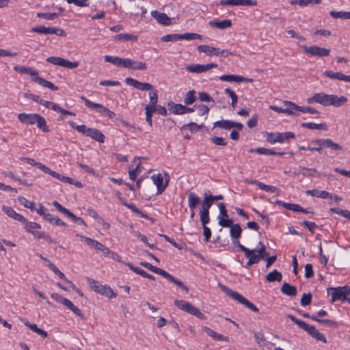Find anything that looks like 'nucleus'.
I'll use <instances>...</instances> for the list:
<instances>
[{"instance_id": "35", "label": "nucleus", "mask_w": 350, "mask_h": 350, "mask_svg": "<svg viewBox=\"0 0 350 350\" xmlns=\"http://www.w3.org/2000/svg\"><path fill=\"white\" fill-rule=\"evenodd\" d=\"M230 234L232 239H239L241 235L242 229L239 224H231Z\"/></svg>"}, {"instance_id": "16", "label": "nucleus", "mask_w": 350, "mask_h": 350, "mask_svg": "<svg viewBox=\"0 0 350 350\" xmlns=\"http://www.w3.org/2000/svg\"><path fill=\"white\" fill-rule=\"evenodd\" d=\"M217 64L210 63L207 64H191L185 66V69L193 73H202L208 71V70L217 68Z\"/></svg>"}, {"instance_id": "47", "label": "nucleus", "mask_w": 350, "mask_h": 350, "mask_svg": "<svg viewBox=\"0 0 350 350\" xmlns=\"http://www.w3.org/2000/svg\"><path fill=\"white\" fill-rule=\"evenodd\" d=\"M142 172V167L140 163H138L135 167H129V178L132 180H135L137 176Z\"/></svg>"}, {"instance_id": "63", "label": "nucleus", "mask_w": 350, "mask_h": 350, "mask_svg": "<svg viewBox=\"0 0 350 350\" xmlns=\"http://www.w3.org/2000/svg\"><path fill=\"white\" fill-rule=\"evenodd\" d=\"M195 108L198 111V115L200 116L207 114L209 111V108L205 105H195Z\"/></svg>"}, {"instance_id": "22", "label": "nucleus", "mask_w": 350, "mask_h": 350, "mask_svg": "<svg viewBox=\"0 0 350 350\" xmlns=\"http://www.w3.org/2000/svg\"><path fill=\"white\" fill-rule=\"evenodd\" d=\"M150 14L159 24L168 26L172 23L171 18L165 13L160 12L157 10H152Z\"/></svg>"}, {"instance_id": "37", "label": "nucleus", "mask_w": 350, "mask_h": 350, "mask_svg": "<svg viewBox=\"0 0 350 350\" xmlns=\"http://www.w3.org/2000/svg\"><path fill=\"white\" fill-rule=\"evenodd\" d=\"M281 292L286 295L294 297L297 294V288L288 283H284L281 287Z\"/></svg>"}, {"instance_id": "26", "label": "nucleus", "mask_w": 350, "mask_h": 350, "mask_svg": "<svg viewBox=\"0 0 350 350\" xmlns=\"http://www.w3.org/2000/svg\"><path fill=\"white\" fill-rule=\"evenodd\" d=\"M306 193L312 197H317L322 199H331L332 200L333 194L328 191L319 189L307 190Z\"/></svg>"}, {"instance_id": "60", "label": "nucleus", "mask_w": 350, "mask_h": 350, "mask_svg": "<svg viewBox=\"0 0 350 350\" xmlns=\"http://www.w3.org/2000/svg\"><path fill=\"white\" fill-rule=\"evenodd\" d=\"M53 205L61 213H64L67 217H70L71 212L67 208L62 206L57 201H53Z\"/></svg>"}, {"instance_id": "43", "label": "nucleus", "mask_w": 350, "mask_h": 350, "mask_svg": "<svg viewBox=\"0 0 350 350\" xmlns=\"http://www.w3.org/2000/svg\"><path fill=\"white\" fill-rule=\"evenodd\" d=\"M276 203L287 210H291L294 212H297V211H300V205L298 204H293V203H287L280 200L276 202Z\"/></svg>"}, {"instance_id": "57", "label": "nucleus", "mask_w": 350, "mask_h": 350, "mask_svg": "<svg viewBox=\"0 0 350 350\" xmlns=\"http://www.w3.org/2000/svg\"><path fill=\"white\" fill-rule=\"evenodd\" d=\"M200 217L202 226H206L210 221L209 212L200 210Z\"/></svg>"}, {"instance_id": "33", "label": "nucleus", "mask_w": 350, "mask_h": 350, "mask_svg": "<svg viewBox=\"0 0 350 350\" xmlns=\"http://www.w3.org/2000/svg\"><path fill=\"white\" fill-rule=\"evenodd\" d=\"M22 223L24 224V228L25 231L29 233H31L32 235L33 234L35 231H37V230L41 228V226L36 222L28 221L26 219V221H23Z\"/></svg>"}, {"instance_id": "36", "label": "nucleus", "mask_w": 350, "mask_h": 350, "mask_svg": "<svg viewBox=\"0 0 350 350\" xmlns=\"http://www.w3.org/2000/svg\"><path fill=\"white\" fill-rule=\"evenodd\" d=\"M323 75L330 79H337L339 81H345L346 75L340 72H333L331 70H325L323 72Z\"/></svg>"}, {"instance_id": "52", "label": "nucleus", "mask_w": 350, "mask_h": 350, "mask_svg": "<svg viewBox=\"0 0 350 350\" xmlns=\"http://www.w3.org/2000/svg\"><path fill=\"white\" fill-rule=\"evenodd\" d=\"M224 91H225V93L227 94L230 97V98L232 100V103H231L232 107L233 108H235L237 103V100H238V97H237V94H235V92L233 90H232L230 88H226Z\"/></svg>"}, {"instance_id": "12", "label": "nucleus", "mask_w": 350, "mask_h": 350, "mask_svg": "<svg viewBox=\"0 0 350 350\" xmlns=\"http://www.w3.org/2000/svg\"><path fill=\"white\" fill-rule=\"evenodd\" d=\"M306 54L310 56H317L319 57L328 56L330 53V50L326 48H322L318 46H301Z\"/></svg>"}, {"instance_id": "32", "label": "nucleus", "mask_w": 350, "mask_h": 350, "mask_svg": "<svg viewBox=\"0 0 350 350\" xmlns=\"http://www.w3.org/2000/svg\"><path fill=\"white\" fill-rule=\"evenodd\" d=\"M124 264L128 267H129V269L131 270H132L133 272L136 273L137 274H139V275L142 276L143 278H148V279H150V280H153L154 278L153 275L148 273L146 271H145L144 270L139 268V267H134L131 263L130 262H124Z\"/></svg>"}, {"instance_id": "48", "label": "nucleus", "mask_w": 350, "mask_h": 350, "mask_svg": "<svg viewBox=\"0 0 350 350\" xmlns=\"http://www.w3.org/2000/svg\"><path fill=\"white\" fill-rule=\"evenodd\" d=\"M170 110L174 114L183 115L185 114V105L172 103L170 107Z\"/></svg>"}, {"instance_id": "15", "label": "nucleus", "mask_w": 350, "mask_h": 350, "mask_svg": "<svg viewBox=\"0 0 350 350\" xmlns=\"http://www.w3.org/2000/svg\"><path fill=\"white\" fill-rule=\"evenodd\" d=\"M213 126L230 130L232 128L237 129L238 131H241L243 126L241 122H237L229 120H221L214 122Z\"/></svg>"}, {"instance_id": "20", "label": "nucleus", "mask_w": 350, "mask_h": 350, "mask_svg": "<svg viewBox=\"0 0 350 350\" xmlns=\"http://www.w3.org/2000/svg\"><path fill=\"white\" fill-rule=\"evenodd\" d=\"M221 290H222L224 293H226L229 297H230L234 300L237 301L239 303L244 305L245 301H247V299L245 298L243 295L239 294L238 292L234 291L228 287L219 284Z\"/></svg>"}, {"instance_id": "44", "label": "nucleus", "mask_w": 350, "mask_h": 350, "mask_svg": "<svg viewBox=\"0 0 350 350\" xmlns=\"http://www.w3.org/2000/svg\"><path fill=\"white\" fill-rule=\"evenodd\" d=\"M180 40H201L202 36L197 33H189L187 32L183 34H179Z\"/></svg>"}, {"instance_id": "55", "label": "nucleus", "mask_w": 350, "mask_h": 350, "mask_svg": "<svg viewBox=\"0 0 350 350\" xmlns=\"http://www.w3.org/2000/svg\"><path fill=\"white\" fill-rule=\"evenodd\" d=\"M114 40H123V41H127V40H136L137 36H133L131 34L129 33H120L118 35L115 36Z\"/></svg>"}, {"instance_id": "4", "label": "nucleus", "mask_w": 350, "mask_h": 350, "mask_svg": "<svg viewBox=\"0 0 350 350\" xmlns=\"http://www.w3.org/2000/svg\"><path fill=\"white\" fill-rule=\"evenodd\" d=\"M287 317L293 322L297 324L300 328L307 332L312 337L314 338L317 340L323 342H327L325 336L323 334L320 333L319 331L314 325H309L306 322L297 319L295 316L292 314H288Z\"/></svg>"}, {"instance_id": "38", "label": "nucleus", "mask_w": 350, "mask_h": 350, "mask_svg": "<svg viewBox=\"0 0 350 350\" xmlns=\"http://www.w3.org/2000/svg\"><path fill=\"white\" fill-rule=\"evenodd\" d=\"M104 60L118 67H122L123 66V58L118 56L105 55Z\"/></svg>"}, {"instance_id": "45", "label": "nucleus", "mask_w": 350, "mask_h": 350, "mask_svg": "<svg viewBox=\"0 0 350 350\" xmlns=\"http://www.w3.org/2000/svg\"><path fill=\"white\" fill-rule=\"evenodd\" d=\"M45 220L48 221L51 224H55L57 226H66V223L61 220L57 216L53 215L51 213L45 215Z\"/></svg>"}, {"instance_id": "64", "label": "nucleus", "mask_w": 350, "mask_h": 350, "mask_svg": "<svg viewBox=\"0 0 350 350\" xmlns=\"http://www.w3.org/2000/svg\"><path fill=\"white\" fill-rule=\"evenodd\" d=\"M63 58L60 57L51 56L46 59V62L55 65V66H62Z\"/></svg>"}, {"instance_id": "29", "label": "nucleus", "mask_w": 350, "mask_h": 350, "mask_svg": "<svg viewBox=\"0 0 350 350\" xmlns=\"http://www.w3.org/2000/svg\"><path fill=\"white\" fill-rule=\"evenodd\" d=\"M214 203L213 200L209 196V191H206L204 193V198L201 204L200 210L203 211L209 212L211 206Z\"/></svg>"}, {"instance_id": "18", "label": "nucleus", "mask_w": 350, "mask_h": 350, "mask_svg": "<svg viewBox=\"0 0 350 350\" xmlns=\"http://www.w3.org/2000/svg\"><path fill=\"white\" fill-rule=\"evenodd\" d=\"M39 113H21L18 114V120L23 124L27 126H32L36 124V120L39 116Z\"/></svg>"}, {"instance_id": "30", "label": "nucleus", "mask_w": 350, "mask_h": 350, "mask_svg": "<svg viewBox=\"0 0 350 350\" xmlns=\"http://www.w3.org/2000/svg\"><path fill=\"white\" fill-rule=\"evenodd\" d=\"M250 152H256L262 155H283V152H276L272 149L265 148H252L249 150Z\"/></svg>"}, {"instance_id": "56", "label": "nucleus", "mask_w": 350, "mask_h": 350, "mask_svg": "<svg viewBox=\"0 0 350 350\" xmlns=\"http://www.w3.org/2000/svg\"><path fill=\"white\" fill-rule=\"evenodd\" d=\"M77 237H79L81 241H84L88 246L91 247H94L95 244L96 243V240L92 239L90 237H85L83 235L77 234Z\"/></svg>"}, {"instance_id": "58", "label": "nucleus", "mask_w": 350, "mask_h": 350, "mask_svg": "<svg viewBox=\"0 0 350 350\" xmlns=\"http://www.w3.org/2000/svg\"><path fill=\"white\" fill-rule=\"evenodd\" d=\"M79 66V63L77 62H70L68 59H64L62 63V67L68 68V69H74Z\"/></svg>"}, {"instance_id": "42", "label": "nucleus", "mask_w": 350, "mask_h": 350, "mask_svg": "<svg viewBox=\"0 0 350 350\" xmlns=\"http://www.w3.org/2000/svg\"><path fill=\"white\" fill-rule=\"evenodd\" d=\"M36 124L37 125V127L42 132L48 133L50 131L45 118L40 114L39 115Z\"/></svg>"}, {"instance_id": "59", "label": "nucleus", "mask_w": 350, "mask_h": 350, "mask_svg": "<svg viewBox=\"0 0 350 350\" xmlns=\"http://www.w3.org/2000/svg\"><path fill=\"white\" fill-rule=\"evenodd\" d=\"M331 16L334 18L347 19V12L345 11H331L329 12Z\"/></svg>"}, {"instance_id": "27", "label": "nucleus", "mask_w": 350, "mask_h": 350, "mask_svg": "<svg viewBox=\"0 0 350 350\" xmlns=\"http://www.w3.org/2000/svg\"><path fill=\"white\" fill-rule=\"evenodd\" d=\"M2 211L9 217L14 220L21 221H26V219L21 214L17 213L12 208L7 206H2Z\"/></svg>"}, {"instance_id": "31", "label": "nucleus", "mask_w": 350, "mask_h": 350, "mask_svg": "<svg viewBox=\"0 0 350 350\" xmlns=\"http://www.w3.org/2000/svg\"><path fill=\"white\" fill-rule=\"evenodd\" d=\"M200 202V197L194 192H190L188 195V206L189 209H196Z\"/></svg>"}, {"instance_id": "61", "label": "nucleus", "mask_w": 350, "mask_h": 350, "mask_svg": "<svg viewBox=\"0 0 350 350\" xmlns=\"http://www.w3.org/2000/svg\"><path fill=\"white\" fill-rule=\"evenodd\" d=\"M202 127V124L201 125H199V124H197L195 122H189L187 124H185L183 126V129H185V128H187L191 132L193 133V132H196L198 131V130H200L201 128Z\"/></svg>"}, {"instance_id": "9", "label": "nucleus", "mask_w": 350, "mask_h": 350, "mask_svg": "<svg viewBox=\"0 0 350 350\" xmlns=\"http://www.w3.org/2000/svg\"><path fill=\"white\" fill-rule=\"evenodd\" d=\"M198 51L200 53H204L208 56L228 57L232 55V53L228 50H221L219 48L211 46L209 45H200L198 46Z\"/></svg>"}, {"instance_id": "41", "label": "nucleus", "mask_w": 350, "mask_h": 350, "mask_svg": "<svg viewBox=\"0 0 350 350\" xmlns=\"http://www.w3.org/2000/svg\"><path fill=\"white\" fill-rule=\"evenodd\" d=\"M68 123L72 128L75 129L79 133L85 136L88 135L90 128L86 126L84 124L77 125L76 123L73 121H68Z\"/></svg>"}, {"instance_id": "23", "label": "nucleus", "mask_w": 350, "mask_h": 350, "mask_svg": "<svg viewBox=\"0 0 350 350\" xmlns=\"http://www.w3.org/2000/svg\"><path fill=\"white\" fill-rule=\"evenodd\" d=\"M348 100L345 96H338L335 94H328L327 106H334L336 107H341Z\"/></svg>"}, {"instance_id": "1", "label": "nucleus", "mask_w": 350, "mask_h": 350, "mask_svg": "<svg viewBox=\"0 0 350 350\" xmlns=\"http://www.w3.org/2000/svg\"><path fill=\"white\" fill-rule=\"evenodd\" d=\"M244 254L248 258V261L245 266L246 268L254 264H257L261 259L268 256L266 247L261 241L258 243L255 248L250 250L248 253L245 252Z\"/></svg>"}, {"instance_id": "39", "label": "nucleus", "mask_w": 350, "mask_h": 350, "mask_svg": "<svg viewBox=\"0 0 350 350\" xmlns=\"http://www.w3.org/2000/svg\"><path fill=\"white\" fill-rule=\"evenodd\" d=\"M301 126L312 130L317 129L326 131L327 129L326 124L323 123L317 124L314 122H304L301 124Z\"/></svg>"}, {"instance_id": "17", "label": "nucleus", "mask_w": 350, "mask_h": 350, "mask_svg": "<svg viewBox=\"0 0 350 350\" xmlns=\"http://www.w3.org/2000/svg\"><path fill=\"white\" fill-rule=\"evenodd\" d=\"M125 82L127 85L142 91H150L154 88L153 85L149 83H142L131 77L126 78Z\"/></svg>"}, {"instance_id": "19", "label": "nucleus", "mask_w": 350, "mask_h": 350, "mask_svg": "<svg viewBox=\"0 0 350 350\" xmlns=\"http://www.w3.org/2000/svg\"><path fill=\"white\" fill-rule=\"evenodd\" d=\"M219 4L230 6H255L257 5V1L256 0H221Z\"/></svg>"}, {"instance_id": "54", "label": "nucleus", "mask_w": 350, "mask_h": 350, "mask_svg": "<svg viewBox=\"0 0 350 350\" xmlns=\"http://www.w3.org/2000/svg\"><path fill=\"white\" fill-rule=\"evenodd\" d=\"M149 98L150 102L148 104L157 105L158 102V92L154 88L150 91Z\"/></svg>"}, {"instance_id": "25", "label": "nucleus", "mask_w": 350, "mask_h": 350, "mask_svg": "<svg viewBox=\"0 0 350 350\" xmlns=\"http://www.w3.org/2000/svg\"><path fill=\"white\" fill-rule=\"evenodd\" d=\"M202 329L210 337H211L214 340L216 341H224L228 342L229 338L224 335L220 334L213 330L208 327L203 326L202 327Z\"/></svg>"}, {"instance_id": "13", "label": "nucleus", "mask_w": 350, "mask_h": 350, "mask_svg": "<svg viewBox=\"0 0 350 350\" xmlns=\"http://www.w3.org/2000/svg\"><path fill=\"white\" fill-rule=\"evenodd\" d=\"M217 206L219 210V214L217 216L218 224L219 226L224 228L230 226L232 223V219L228 218V214L226 209V206L224 203L217 204Z\"/></svg>"}, {"instance_id": "3", "label": "nucleus", "mask_w": 350, "mask_h": 350, "mask_svg": "<svg viewBox=\"0 0 350 350\" xmlns=\"http://www.w3.org/2000/svg\"><path fill=\"white\" fill-rule=\"evenodd\" d=\"M327 294L331 296L332 303L336 301L350 302V288L347 286L328 288Z\"/></svg>"}, {"instance_id": "7", "label": "nucleus", "mask_w": 350, "mask_h": 350, "mask_svg": "<svg viewBox=\"0 0 350 350\" xmlns=\"http://www.w3.org/2000/svg\"><path fill=\"white\" fill-rule=\"evenodd\" d=\"M174 305L180 310L185 311L191 315L196 317L200 319H205V315L200 310L185 300L175 299Z\"/></svg>"}, {"instance_id": "51", "label": "nucleus", "mask_w": 350, "mask_h": 350, "mask_svg": "<svg viewBox=\"0 0 350 350\" xmlns=\"http://www.w3.org/2000/svg\"><path fill=\"white\" fill-rule=\"evenodd\" d=\"M293 106V105H292ZM295 107L297 108L298 111H301L304 113H310V114H315L318 113V111L315 109L314 108H312L310 107H305V106H299V105H294Z\"/></svg>"}, {"instance_id": "24", "label": "nucleus", "mask_w": 350, "mask_h": 350, "mask_svg": "<svg viewBox=\"0 0 350 350\" xmlns=\"http://www.w3.org/2000/svg\"><path fill=\"white\" fill-rule=\"evenodd\" d=\"M219 80L221 81H228V82H251L252 81V79L245 78L241 75H224L219 77Z\"/></svg>"}, {"instance_id": "46", "label": "nucleus", "mask_w": 350, "mask_h": 350, "mask_svg": "<svg viewBox=\"0 0 350 350\" xmlns=\"http://www.w3.org/2000/svg\"><path fill=\"white\" fill-rule=\"evenodd\" d=\"M283 103L284 105H286L287 107L286 108H284V109H287L288 111V112H285L286 114L295 116H297L299 115L298 113H297L295 112V111H297V108L291 105H297L295 103H294L291 101H288V100L283 101Z\"/></svg>"}, {"instance_id": "28", "label": "nucleus", "mask_w": 350, "mask_h": 350, "mask_svg": "<svg viewBox=\"0 0 350 350\" xmlns=\"http://www.w3.org/2000/svg\"><path fill=\"white\" fill-rule=\"evenodd\" d=\"M208 25L211 27H216L219 29H226L232 26V22L229 19L224 21L212 20L208 22Z\"/></svg>"}, {"instance_id": "6", "label": "nucleus", "mask_w": 350, "mask_h": 350, "mask_svg": "<svg viewBox=\"0 0 350 350\" xmlns=\"http://www.w3.org/2000/svg\"><path fill=\"white\" fill-rule=\"evenodd\" d=\"M151 180L157 187V194H161L169 185L170 177L167 172L163 174H154L151 176Z\"/></svg>"}, {"instance_id": "2", "label": "nucleus", "mask_w": 350, "mask_h": 350, "mask_svg": "<svg viewBox=\"0 0 350 350\" xmlns=\"http://www.w3.org/2000/svg\"><path fill=\"white\" fill-rule=\"evenodd\" d=\"M140 265L143 266L144 267L148 269V270L152 271L154 273H157L158 275H162L165 278L167 279L169 281L173 282L174 284H176L178 286H179L183 290L185 291L186 292L189 291V288L178 279L176 278L165 270L154 267L152 265H151L149 262H141Z\"/></svg>"}, {"instance_id": "5", "label": "nucleus", "mask_w": 350, "mask_h": 350, "mask_svg": "<svg viewBox=\"0 0 350 350\" xmlns=\"http://www.w3.org/2000/svg\"><path fill=\"white\" fill-rule=\"evenodd\" d=\"M295 133L291 131H287L284 133L269 132L266 133L267 142L270 144H275L276 143H287L290 142L291 139H295Z\"/></svg>"}, {"instance_id": "10", "label": "nucleus", "mask_w": 350, "mask_h": 350, "mask_svg": "<svg viewBox=\"0 0 350 350\" xmlns=\"http://www.w3.org/2000/svg\"><path fill=\"white\" fill-rule=\"evenodd\" d=\"M312 144L317 145V148H314L318 152H321L324 148H329L333 151L342 150V147L335 143L331 139H319L312 142Z\"/></svg>"}, {"instance_id": "21", "label": "nucleus", "mask_w": 350, "mask_h": 350, "mask_svg": "<svg viewBox=\"0 0 350 350\" xmlns=\"http://www.w3.org/2000/svg\"><path fill=\"white\" fill-rule=\"evenodd\" d=\"M328 94L321 92L316 93L312 96L308 98L306 101L308 104L319 103L323 106H327Z\"/></svg>"}, {"instance_id": "8", "label": "nucleus", "mask_w": 350, "mask_h": 350, "mask_svg": "<svg viewBox=\"0 0 350 350\" xmlns=\"http://www.w3.org/2000/svg\"><path fill=\"white\" fill-rule=\"evenodd\" d=\"M88 282L90 285L91 288L101 295L105 296L110 299L117 296V294L114 293L113 289L108 285L99 284L97 281L90 278L88 279Z\"/></svg>"}, {"instance_id": "34", "label": "nucleus", "mask_w": 350, "mask_h": 350, "mask_svg": "<svg viewBox=\"0 0 350 350\" xmlns=\"http://www.w3.org/2000/svg\"><path fill=\"white\" fill-rule=\"evenodd\" d=\"M88 137L100 143H103L105 141V135L96 129L90 128Z\"/></svg>"}, {"instance_id": "50", "label": "nucleus", "mask_w": 350, "mask_h": 350, "mask_svg": "<svg viewBox=\"0 0 350 350\" xmlns=\"http://www.w3.org/2000/svg\"><path fill=\"white\" fill-rule=\"evenodd\" d=\"M160 40L162 42H176L178 40H180L179 34L177 33H172V34H167L165 35L160 38Z\"/></svg>"}, {"instance_id": "53", "label": "nucleus", "mask_w": 350, "mask_h": 350, "mask_svg": "<svg viewBox=\"0 0 350 350\" xmlns=\"http://www.w3.org/2000/svg\"><path fill=\"white\" fill-rule=\"evenodd\" d=\"M47 34H55L58 36H66V33L62 29L54 27H47Z\"/></svg>"}, {"instance_id": "62", "label": "nucleus", "mask_w": 350, "mask_h": 350, "mask_svg": "<svg viewBox=\"0 0 350 350\" xmlns=\"http://www.w3.org/2000/svg\"><path fill=\"white\" fill-rule=\"evenodd\" d=\"M330 211L345 218H347V217L350 215V211L342 210L340 208H330Z\"/></svg>"}, {"instance_id": "11", "label": "nucleus", "mask_w": 350, "mask_h": 350, "mask_svg": "<svg viewBox=\"0 0 350 350\" xmlns=\"http://www.w3.org/2000/svg\"><path fill=\"white\" fill-rule=\"evenodd\" d=\"M27 75H29L31 77V79L33 81L38 83L39 85L44 88H47L51 90H58V88L53 83L40 77L38 71L33 68H30Z\"/></svg>"}, {"instance_id": "40", "label": "nucleus", "mask_w": 350, "mask_h": 350, "mask_svg": "<svg viewBox=\"0 0 350 350\" xmlns=\"http://www.w3.org/2000/svg\"><path fill=\"white\" fill-rule=\"evenodd\" d=\"M282 273L275 269L269 272L266 275V280L269 282H273L275 281L280 282L282 280Z\"/></svg>"}, {"instance_id": "49", "label": "nucleus", "mask_w": 350, "mask_h": 350, "mask_svg": "<svg viewBox=\"0 0 350 350\" xmlns=\"http://www.w3.org/2000/svg\"><path fill=\"white\" fill-rule=\"evenodd\" d=\"M196 99V91L195 90H190L187 92L185 99H184V103L185 105H190L193 104Z\"/></svg>"}, {"instance_id": "14", "label": "nucleus", "mask_w": 350, "mask_h": 350, "mask_svg": "<svg viewBox=\"0 0 350 350\" xmlns=\"http://www.w3.org/2000/svg\"><path fill=\"white\" fill-rule=\"evenodd\" d=\"M81 99L83 100L87 107L94 109L96 112L100 113H107L110 117L114 115L113 112L106 108L101 104L93 103L91 100L86 98L85 96H81Z\"/></svg>"}]
</instances>
